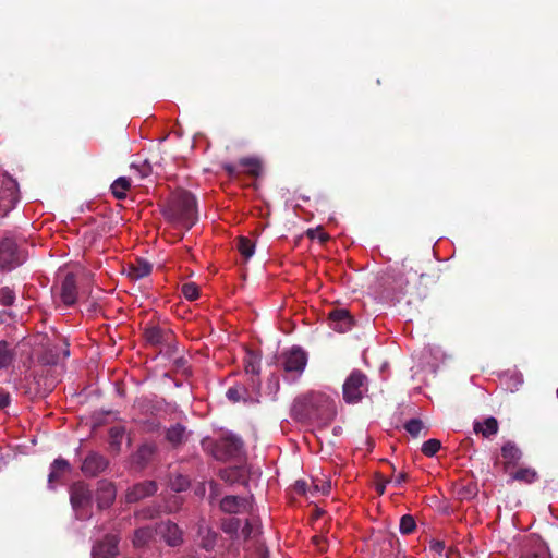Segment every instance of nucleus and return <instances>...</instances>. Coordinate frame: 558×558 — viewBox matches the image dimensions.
<instances>
[{"mask_svg": "<svg viewBox=\"0 0 558 558\" xmlns=\"http://www.w3.org/2000/svg\"><path fill=\"white\" fill-rule=\"evenodd\" d=\"M333 401L322 392H311L298 398L292 407V415L299 422L328 423L336 416Z\"/></svg>", "mask_w": 558, "mask_h": 558, "instance_id": "f257e3e1", "label": "nucleus"}, {"mask_svg": "<svg viewBox=\"0 0 558 558\" xmlns=\"http://www.w3.org/2000/svg\"><path fill=\"white\" fill-rule=\"evenodd\" d=\"M163 217L173 223L191 229L198 220L197 201L185 190L173 192L162 208Z\"/></svg>", "mask_w": 558, "mask_h": 558, "instance_id": "f03ea898", "label": "nucleus"}, {"mask_svg": "<svg viewBox=\"0 0 558 558\" xmlns=\"http://www.w3.org/2000/svg\"><path fill=\"white\" fill-rule=\"evenodd\" d=\"M93 495L88 486L84 483H75L70 488V501L80 520L89 517Z\"/></svg>", "mask_w": 558, "mask_h": 558, "instance_id": "7ed1b4c3", "label": "nucleus"}, {"mask_svg": "<svg viewBox=\"0 0 558 558\" xmlns=\"http://www.w3.org/2000/svg\"><path fill=\"white\" fill-rule=\"evenodd\" d=\"M25 259L16 242L12 238H4L0 241V268L12 270L20 266Z\"/></svg>", "mask_w": 558, "mask_h": 558, "instance_id": "20e7f679", "label": "nucleus"}, {"mask_svg": "<svg viewBox=\"0 0 558 558\" xmlns=\"http://www.w3.org/2000/svg\"><path fill=\"white\" fill-rule=\"evenodd\" d=\"M243 450V440L233 434L220 437L214 446V457L217 460H228L241 454Z\"/></svg>", "mask_w": 558, "mask_h": 558, "instance_id": "39448f33", "label": "nucleus"}, {"mask_svg": "<svg viewBox=\"0 0 558 558\" xmlns=\"http://www.w3.org/2000/svg\"><path fill=\"white\" fill-rule=\"evenodd\" d=\"M366 390L367 377L361 371H353L343 384V398L348 403H355Z\"/></svg>", "mask_w": 558, "mask_h": 558, "instance_id": "423d86ee", "label": "nucleus"}, {"mask_svg": "<svg viewBox=\"0 0 558 558\" xmlns=\"http://www.w3.org/2000/svg\"><path fill=\"white\" fill-rule=\"evenodd\" d=\"M222 169L231 178L238 177L240 173L248 174L253 178H258L262 174L263 167L262 162L257 158H242L239 165L225 163Z\"/></svg>", "mask_w": 558, "mask_h": 558, "instance_id": "0eeeda50", "label": "nucleus"}, {"mask_svg": "<svg viewBox=\"0 0 558 558\" xmlns=\"http://www.w3.org/2000/svg\"><path fill=\"white\" fill-rule=\"evenodd\" d=\"M307 364V353L300 347H293L282 354V366L286 373L300 375Z\"/></svg>", "mask_w": 558, "mask_h": 558, "instance_id": "6e6552de", "label": "nucleus"}, {"mask_svg": "<svg viewBox=\"0 0 558 558\" xmlns=\"http://www.w3.org/2000/svg\"><path fill=\"white\" fill-rule=\"evenodd\" d=\"M120 537L114 534H107L97 541L92 548L93 558H116L119 555Z\"/></svg>", "mask_w": 558, "mask_h": 558, "instance_id": "1a4fd4ad", "label": "nucleus"}, {"mask_svg": "<svg viewBox=\"0 0 558 558\" xmlns=\"http://www.w3.org/2000/svg\"><path fill=\"white\" fill-rule=\"evenodd\" d=\"M108 460L98 452H89L83 460L81 470L86 476H97L108 468Z\"/></svg>", "mask_w": 558, "mask_h": 558, "instance_id": "9d476101", "label": "nucleus"}, {"mask_svg": "<svg viewBox=\"0 0 558 558\" xmlns=\"http://www.w3.org/2000/svg\"><path fill=\"white\" fill-rule=\"evenodd\" d=\"M158 489L155 481H144L128 489L125 500L129 504L137 502L141 499L153 496Z\"/></svg>", "mask_w": 558, "mask_h": 558, "instance_id": "9b49d317", "label": "nucleus"}, {"mask_svg": "<svg viewBox=\"0 0 558 558\" xmlns=\"http://www.w3.org/2000/svg\"><path fill=\"white\" fill-rule=\"evenodd\" d=\"M221 511L230 514L247 512L252 510L251 500L239 496H225L220 501Z\"/></svg>", "mask_w": 558, "mask_h": 558, "instance_id": "f8f14e48", "label": "nucleus"}, {"mask_svg": "<svg viewBox=\"0 0 558 558\" xmlns=\"http://www.w3.org/2000/svg\"><path fill=\"white\" fill-rule=\"evenodd\" d=\"M500 454L502 458V468L505 472H508L510 468L518 465L523 457L522 450L512 440H508L501 446Z\"/></svg>", "mask_w": 558, "mask_h": 558, "instance_id": "ddd939ff", "label": "nucleus"}, {"mask_svg": "<svg viewBox=\"0 0 558 558\" xmlns=\"http://www.w3.org/2000/svg\"><path fill=\"white\" fill-rule=\"evenodd\" d=\"M117 490L112 483L101 481L96 490L97 507L102 510L109 508L116 499Z\"/></svg>", "mask_w": 558, "mask_h": 558, "instance_id": "4468645a", "label": "nucleus"}, {"mask_svg": "<svg viewBox=\"0 0 558 558\" xmlns=\"http://www.w3.org/2000/svg\"><path fill=\"white\" fill-rule=\"evenodd\" d=\"M156 532H158L163 537L166 543L171 547L179 546L183 541L182 531L175 523H172L171 521L158 524Z\"/></svg>", "mask_w": 558, "mask_h": 558, "instance_id": "2eb2a0df", "label": "nucleus"}, {"mask_svg": "<svg viewBox=\"0 0 558 558\" xmlns=\"http://www.w3.org/2000/svg\"><path fill=\"white\" fill-rule=\"evenodd\" d=\"M60 298L65 306H72L76 303L77 286L73 274H68L64 277L60 288Z\"/></svg>", "mask_w": 558, "mask_h": 558, "instance_id": "dca6fc26", "label": "nucleus"}, {"mask_svg": "<svg viewBox=\"0 0 558 558\" xmlns=\"http://www.w3.org/2000/svg\"><path fill=\"white\" fill-rule=\"evenodd\" d=\"M331 326L336 331L345 332L352 326V316L348 310L336 308L328 314Z\"/></svg>", "mask_w": 558, "mask_h": 558, "instance_id": "f3484780", "label": "nucleus"}, {"mask_svg": "<svg viewBox=\"0 0 558 558\" xmlns=\"http://www.w3.org/2000/svg\"><path fill=\"white\" fill-rule=\"evenodd\" d=\"M157 445L155 442H144L138 447L133 456V462L141 469L148 465L157 453Z\"/></svg>", "mask_w": 558, "mask_h": 558, "instance_id": "a211bd4d", "label": "nucleus"}, {"mask_svg": "<svg viewBox=\"0 0 558 558\" xmlns=\"http://www.w3.org/2000/svg\"><path fill=\"white\" fill-rule=\"evenodd\" d=\"M172 332L159 326H148L144 330V338L150 345L157 347L170 340Z\"/></svg>", "mask_w": 558, "mask_h": 558, "instance_id": "6ab92c4d", "label": "nucleus"}, {"mask_svg": "<svg viewBox=\"0 0 558 558\" xmlns=\"http://www.w3.org/2000/svg\"><path fill=\"white\" fill-rule=\"evenodd\" d=\"M153 266L144 258H136L130 263L126 268L128 277L132 280H140L147 277L151 272Z\"/></svg>", "mask_w": 558, "mask_h": 558, "instance_id": "aec40b11", "label": "nucleus"}, {"mask_svg": "<svg viewBox=\"0 0 558 558\" xmlns=\"http://www.w3.org/2000/svg\"><path fill=\"white\" fill-rule=\"evenodd\" d=\"M71 472V465L68 460L63 458H57L50 465V472L48 475L49 485H53L59 482L65 474Z\"/></svg>", "mask_w": 558, "mask_h": 558, "instance_id": "412c9836", "label": "nucleus"}, {"mask_svg": "<svg viewBox=\"0 0 558 558\" xmlns=\"http://www.w3.org/2000/svg\"><path fill=\"white\" fill-rule=\"evenodd\" d=\"M473 430L476 434H481L484 438H489L498 433L499 423L494 416H489L483 422H474Z\"/></svg>", "mask_w": 558, "mask_h": 558, "instance_id": "4be33fe9", "label": "nucleus"}, {"mask_svg": "<svg viewBox=\"0 0 558 558\" xmlns=\"http://www.w3.org/2000/svg\"><path fill=\"white\" fill-rule=\"evenodd\" d=\"M187 433L184 425L177 423L166 430V439L173 447L177 448L186 441Z\"/></svg>", "mask_w": 558, "mask_h": 558, "instance_id": "5701e85b", "label": "nucleus"}, {"mask_svg": "<svg viewBox=\"0 0 558 558\" xmlns=\"http://www.w3.org/2000/svg\"><path fill=\"white\" fill-rule=\"evenodd\" d=\"M15 349L5 340L0 341V369L8 368L15 360Z\"/></svg>", "mask_w": 558, "mask_h": 558, "instance_id": "b1692460", "label": "nucleus"}, {"mask_svg": "<svg viewBox=\"0 0 558 558\" xmlns=\"http://www.w3.org/2000/svg\"><path fill=\"white\" fill-rule=\"evenodd\" d=\"M156 530H153L149 526H144L135 530L132 543L134 547L142 548L149 544L153 539Z\"/></svg>", "mask_w": 558, "mask_h": 558, "instance_id": "393cba45", "label": "nucleus"}, {"mask_svg": "<svg viewBox=\"0 0 558 558\" xmlns=\"http://www.w3.org/2000/svg\"><path fill=\"white\" fill-rule=\"evenodd\" d=\"M405 262L403 260L400 266H391L387 269L386 276L390 279L399 289H403L408 281L403 279L405 270Z\"/></svg>", "mask_w": 558, "mask_h": 558, "instance_id": "a878e982", "label": "nucleus"}, {"mask_svg": "<svg viewBox=\"0 0 558 558\" xmlns=\"http://www.w3.org/2000/svg\"><path fill=\"white\" fill-rule=\"evenodd\" d=\"M130 189L131 180L126 177L118 178L110 186L111 193L117 199H124Z\"/></svg>", "mask_w": 558, "mask_h": 558, "instance_id": "bb28decb", "label": "nucleus"}, {"mask_svg": "<svg viewBox=\"0 0 558 558\" xmlns=\"http://www.w3.org/2000/svg\"><path fill=\"white\" fill-rule=\"evenodd\" d=\"M512 481L532 484L538 480V474L533 468H520L510 474Z\"/></svg>", "mask_w": 558, "mask_h": 558, "instance_id": "cd10ccee", "label": "nucleus"}, {"mask_svg": "<svg viewBox=\"0 0 558 558\" xmlns=\"http://www.w3.org/2000/svg\"><path fill=\"white\" fill-rule=\"evenodd\" d=\"M201 535V547L207 551H210L215 548L217 542V533L210 530L209 527L201 526L198 530Z\"/></svg>", "mask_w": 558, "mask_h": 558, "instance_id": "c85d7f7f", "label": "nucleus"}, {"mask_svg": "<svg viewBox=\"0 0 558 558\" xmlns=\"http://www.w3.org/2000/svg\"><path fill=\"white\" fill-rule=\"evenodd\" d=\"M241 520L234 517L223 519L221 522V530L231 538L240 537Z\"/></svg>", "mask_w": 558, "mask_h": 558, "instance_id": "c756f323", "label": "nucleus"}, {"mask_svg": "<svg viewBox=\"0 0 558 558\" xmlns=\"http://www.w3.org/2000/svg\"><path fill=\"white\" fill-rule=\"evenodd\" d=\"M238 251L245 258L248 259L254 255L255 243L246 236L238 238Z\"/></svg>", "mask_w": 558, "mask_h": 558, "instance_id": "7c9ffc66", "label": "nucleus"}, {"mask_svg": "<svg viewBox=\"0 0 558 558\" xmlns=\"http://www.w3.org/2000/svg\"><path fill=\"white\" fill-rule=\"evenodd\" d=\"M220 477L230 484L241 482L244 478V471L241 468H229L220 471Z\"/></svg>", "mask_w": 558, "mask_h": 558, "instance_id": "2f4dec72", "label": "nucleus"}, {"mask_svg": "<svg viewBox=\"0 0 558 558\" xmlns=\"http://www.w3.org/2000/svg\"><path fill=\"white\" fill-rule=\"evenodd\" d=\"M125 428L123 426H113L109 429L110 446L114 450H120Z\"/></svg>", "mask_w": 558, "mask_h": 558, "instance_id": "473e14b6", "label": "nucleus"}, {"mask_svg": "<svg viewBox=\"0 0 558 558\" xmlns=\"http://www.w3.org/2000/svg\"><path fill=\"white\" fill-rule=\"evenodd\" d=\"M404 428L412 437H418L423 430L424 435L427 434V429L425 428L424 423L420 418H411L404 424Z\"/></svg>", "mask_w": 558, "mask_h": 558, "instance_id": "72a5a7b5", "label": "nucleus"}, {"mask_svg": "<svg viewBox=\"0 0 558 558\" xmlns=\"http://www.w3.org/2000/svg\"><path fill=\"white\" fill-rule=\"evenodd\" d=\"M244 369L246 374L257 376L260 371V360L256 355L250 353L244 360Z\"/></svg>", "mask_w": 558, "mask_h": 558, "instance_id": "f704fd0d", "label": "nucleus"}, {"mask_svg": "<svg viewBox=\"0 0 558 558\" xmlns=\"http://www.w3.org/2000/svg\"><path fill=\"white\" fill-rule=\"evenodd\" d=\"M400 533L403 535L412 534L416 530V522L413 515L404 514L400 519Z\"/></svg>", "mask_w": 558, "mask_h": 558, "instance_id": "c9c22d12", "label": "nucleus"}, {"mask_svg": "<svg viewBox=\"0 0 558 558\" xmlns=\"http://www.w3.org/2000/svg\"><path fill=\"white\" fill-rule=\"evenodd\" d=\"M41 363L46 365H56L59 362V349L53 347H47L40 356Z\"/></svg>", "mask_w": 558, "mask_h": 558, "instance_id": "e433bc0d", "label": "nucleus"}, {"mask_svg": "<svg viewBox=\"0 0 558 558\" xmlns=\"http://www.w3.org/2000/svg\"><path fill=\"white\" fill-rule=\"evenodd\" d=\"M441 448V442L438 439L432 438L422 445V453L426 457L435 456Z\"/></svg>", "mask_w": 558, "mask_h": 558, "instance_id": "4c0bfd02", "label": "nucleus"}, {"mask_svg": "<svg viewBox=\"0 0 558 558\" xmlns=\"http://www.w3.org/2000/svg\"><path fill=\"white\" fill-rule=\"evenodd\" d=\"M181 292L186 300L194 301L199 296V288L194 282L183 283L181 287Z\"/></svg>", "mask_w": 558, "mask_h": 558, "instance_id": "58836bf2", "label": "nucleus"}, {"mask_svg": "<svg viewBox=\"0 0 558 558\" xmlns=\"http://www.w3.org/2000/svg\"><path fill=\"white\" fill-rule=\"evenodd\" d=\"M190 481L186 476L178 474L173 478L170 480V487L172 490L180 493L184 492L189 488Z\"/></svg>", "mask_w": 558, "mask_h": 558, "instance_id": "ea45409f", "label": "nucleus"}, {"mask_svg": "<svg viewBox=\"0 0 558 558\" xmlns=\"http://www.w3.org/2000/svg\"><path fill=\"white\" fill-rule=\"evenodd\" d=\"M15 301V292L9 288L3 287L0 289V304L3 306H11Z\"/></svg>", "mask_w": 558, "mask_h": 558, "instance_id": "a19ab883", "label": "nucleus"}, {"mask_svg": "<svg viewBox=\"0 0 558 558\" xmlns=\"http://www.w3.org/2000/svg\"><path fill=\"white\" fill-rule=\"evenodd\" d=\"M378 539L383 541L384 544H387L389 549H393L395 546H400L398 537L391 532H379Z\"/></svg>", "mask_w": 558, "mask_h": 558, "instance_id": "79ce46f5", "label": "nucleus"}, {"mask_svg": "<svg viewBox=\"0 0 558 558\" xmlns=\"http://www.w3.org/2000/svg\"><path fill=\"white\" fill-rule=\"evenodd\" d=\"M246 389L244 387H230L227 390V398L232 402H239L240 400H245L243 395L246 393Z\"/></svg>", "mask_w": 558, "mask_h": 558, "instance_id": "37998d69", "label": "nucleus"}, {"mask_svg": "<svg viewBox=\"0 0 558 558\" xmlns=\"http://www.w3.org/2000/svg\"><path fill=\"white\" fill-rule=\"evenodd\" d=\"M258 533V526L254 525L251 521L246 520L245 525L240 529V536L244 539H250Z\"/></svg>", "mask_w": 558, "mask_h": 558, "instance_id": "c03bdc74", "label": "nucleus"}, {"mask_svg": "<svg viewBox=\"0 0 558 558\" xmlns=\"http://www.w3.org/2000/svg\"><path fill=\"white\" fill-rule=\"evenodd\" d=\"M306 235L312 240L318 239L320 243H325L329 240V235L325 233L322 228L308 229Z\"/></svg>", "mask_w": 558, "mask_h": 558, "instance_id": "a18cd8bd", "label": "nucleus"}, {"mask_svg": "<svg viewBox=\"0 0 558 558\" xmlns=\"http://www.w3.org/2000/svg\"><path fill=\"white\" fill-rule=\"evenodd\" d=\"M377 481L375 483V489L379 495L385 493L386 485L392 482L390 477H384L381 474L376 475Z\"/></svg>", "mask_w": 558, "mask_h": 558, "instance_id": "49530a36", "label": "nucleus"}, {"mask_svg": "<svg viewBox=\"0 0 558 558\" xmlns=\"http://www.w3.org/2000/svg\"><path fill=\"white\" fill-rule=\"evenodd\" d=\"M308 489H310V486L305 481H296L293 485V490L298 495L306 496Z\"/></svg>", "mask_w": 558, "mask_h": 558, "instance_id": "de8ad7c7", "label": "nucleus"}, {"mask_svg": "<svg viewBox=\"0 0 558 558\" xmlns=\"http://www.w3.org/2000/svg\"><path fill=\"white\" fill-rule=\"evenodd\" d=\"M132 167H133V169H135L138 172L141 178H146L151 172V168H150V166L147 162H144L141 166H134L133 165Z\"/></svg>", "mask_w": 558, "mask_h": 558, "instance_id": "09e8293b", "label": "nucleus"}, {"mask_svg": "<svg viewBox=\"0 0 558 558\" xmlns=\"http://www.w3.org/2000/svg\"><path fill=\"white\" fill-rule=\"evenodd\" d=\"M429 548H430V550L440 555L445 549V543L442 541L432 539L430 544H429Z\"/></svg>", "mask_w": 558, "mask_h": 558, "instance_id": "8fccbe9b", "label": "nucleus"}, {"mask_svg": "<svg viewBox=\"0 0 558 558\" xmlns=\"http://www.w3.org/2000/svg\"><path fill=\"white\" fill-rule=\"evenodd\" d=\"M11 398L10 393L5 391L3 388H0V409H4L10 404Z\"/></svg>", "mask_w": 558, "mask_h": 558, "instance_id": "3c124183", "label": "nucleus"}, {"mask_svg": "<svg viewBox=\"0 0 558 558\" xmlns=\"http://www.w3.org/2000/svg\"><path fill=\"white\" fill-rule=\"evenodd\" d=\"M10 185H11V187L4 190L2 193H5L7 191H10V196H11L10 203L14 204L17 201V196L15 194V184L14 183H10Z\"/></svg>", "mask_w": 558, "mask_h": 558, "instance_id": "603ef678", "label": "nucleus"}, {"mask_svg": "<svg viewBox=\"0 0 558 558\" xmlns=\"http://www.w3.org/2000/svg\"><path fill=\"white\" fill-rule=\"evenodd\" d=\"M407 480H408V474L407 473H400V474H398L396 476L395 484L397 486H401Z\"/></svg>", "mask_w": 558, "mask_h": 558, "instance_id": "864d4df0", "label": "nucleus"}, {"mask_svg": "<svg viewBox=\"0 0 558 558\" xmlns=\"http://www.w3.org/2000/svg\"><path fill=\"white\" fill-rule=\"evenodd\" d=\"M523 558H548L547 555L545 554H537V553H533V554H529L526 556H524Z\"/></svg>", "mask_w": 558, "mask_h": 558, "instance_id": "5fc2aeb1", "label": "nucleus"}, {"mask_svg": "<svg viewBox=\"0 0 558 558\" xmlns=\"http://www.w3.org/2000/svg\"><path fill=\"white\" fill-rule=\"evenodd\" d=\"M147 429L148 430H155V429H158L159 428V424L158 423H155V422H147Z\"/></svg>", "mask_w": 558, "mask_h": 558, "instance_id": "6e6d98bb", "label": "nucleus"}, {"mask_svg": "<svg viewBox=\"0 0 558 558\" xmlns=\"http://www.w3.org/2000/svg\"><path fill=\"white\" fill-rule=\"evenodd\" d=\"M171 502H173V505L175 506V508H178V506H179V504H180V497H178V496H173V498H172V501H171Z\"/></svg>", "mask_w": 558, "mask_h": 558, "instance_id": "4d7b16f0", "label": "nucleus"}, {"mask_svg": "<svg viewBox=\"0 0 558 558\" xmlns=\"http://www.w3.org/2000/svg\"><path fill=\"white\" fill-rule=\"evenodd\" d=\"M183 363H184V360H183V359H178V360L175 361V364H177L178 366L183 365Z\"/></svg>", "mask_w": 558, "mask_h": 558, "instance_id": "13d9d810", "label": "nucleus"}, {"mask_svg": "<svg viewBox=\"0 0 558 558\" xmlns=\"http://www.w3.org/2000/svg\"><path fill=\"white\" fill-rule=\"evenodd\" d=\"M69 355H70V351H69V349H65L64 350V356L68 357Z\"/></svg>", "mask_w": 558, "mask_h": 558, "instance_id": "bf43d9fd", "label": "nucleus"}, {"mask_svg": "<svg viewBox=\"0 0 558 558\" xmlns=\"http://www.w3.org/2000/svg\"><path fill=\"white\" fill-rule=\"evenodd\" d=\"M155 513L150 512L147 517L154 518Z\"/></svg>", "mask_w": 558, "mask_h": 558, "instance_id": "052dcab7", "label": "nucleus"}, {"mask_svg": "<svg viewBox=\"0 0 558 558\" xmlns=\"http://www.w3.org/2000/svg\"><path fill=\"white\" fill-rule=\"evenodd\" d=\"M367 442L369 444L371 447L373 446V441L372 440H367Z\"/></svg>", "mask_w": 558, "mask_h": 558, "instance_id": "680f3d73", "label": "nucleus"}]
</instances>
